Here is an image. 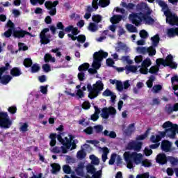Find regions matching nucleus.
<instances>
[{"mask_svg":"<svg viewBox=\"0 0 178 178\" xmlns=\"http://www.w3.org/2000/svg\"><path fill=\"white\" fill-rule=\"evenodd\" d=\"M57 140L62 144L60 147H54L50 149L51 152L54 154H67L69 149L72 151V149H76V144H77V140H74V136L72 134H68L64 138L62 136L57 135Z\"/></svg>","mask_w":178,"mask_h":178,"instance_id":"obj_1","label":"nucleus"},{"mask_svg":"<svg viewBox=\"0 0 178 178\" xmlns=\"http://www.w3.org/2000/svg\"><path fill=\"white\" fill-rule=\"evenodd\" d=\"M87 175H84V163L81 162L75 169V172L78 176L83 178H102V171H97L94 165L89 164L86 166Z\"/></svg>","mask_w":178,"mask_h":178,"instance_id":"obj_2","label":"nucleus"},{"mask_svg":"<svg viewBox=\"0 0 178 178\" xmlns=\"http://www.w3.org/2000/svg\"><path fill=\"white\" fill-rule=\"evenodd\" d=\"M124 159L127 163V168L128 169H133L135 165H140L143 162V155L137 152H125L123 154Z\"/></svg>","mask_w":178,"mask_h":178,"instance_id":"obj_3","label":"nucleus"},{"mask_svg":"<svg viewBox=\"0 0 178 178\" xmlns=\"http://www.w3.org/2000/svg\"><path fill=\"white\" fill-rule=\"evenodd\" d=\"M156 65L152 66L149 70V73L152 74H155L159 72V67L161 65L163 66H170L172 69H176L177 67V64L173 62V56L172 55H168L165 60L163 58H158L156 60Z\"/></svg>","mask_w":178,"mask_h":178,"instance_id":"obj_4","label":"nucleus"},{"mask_svg":"<svg viewBox=\"0 0 178 178\" xmlns=\"http://www.w3.org/2000/svg\"><path fill=\"white\" fill-rule=\"evenodd\" d=\"M104 58H108V52H105L102 50L97 51L93 55V63L92 64V67L88 70V72L91 74H95L97 70L101 67V62Z\"/></svg>","mask_w":178,"mask_h":178,"instance_id":"obj_5","label":"nucleus"},{"mask_svg":"<svg viewBox=\"0 0 178 178\" xmlns=\"http://www.w3.org/2000/svg\"><path fill=\"white\" fill-rule=\"evenodd\" d=\"M129 19L135 26H140L141 22H143L145 24H154V19L149 17V15H144L141 13H132L129 15Z\"/></svg>","mask_w":178,"mask_h":178,"instance_id":"obj_6","label":"nucleus"},{"mask_svg":"<svg viewBox=\"0 0 178 178\" xmlns=\"http://www.w3.org/2000/svg\"><path fill=\"white\" fill-rule=\"evenodd\" d=\"M163 129H165V131L160 132L161 137H169V138H175L176 134L178 133V126L172 124L170 121L165 122L163 124Z\"/></svg>","mask_w":178,"mask_h":178,"instance_id":"obj_7","label":"nucleus"},{"mask_svg":"<svg viewBox=\"0 0 178 178\" xmlns=\"http://www.w3.org/2000/svg\"><path fill=\"white\" fill-rule=\"evenodd\" d=\"M6 28L8 29L3 33V35L7 38H9V37L12 35V33H13L14 37H16L17 38H22V37H24L26 34L30 35V33L25 31H15V25L12 21L8 22Z\"/></svg>","mask_w":178,"mask_h":178,"instance_id":"obj_8","label":"nucleus"},{"mask_svg":"<svg viewBox=\"0 0 178 178\" xmlns=\"http://www.w3.org/2000/svg\"><path fill=\"white\" fill-rule=\"evenodd\" d=\"M87 89L89 92L88 97L90 99H94L98 97V94L104 90V83L102 81H97L95 84L91 86V84L87 85Z\"/></svg>","mask_w":178,"mask_h":178,"instance_id":"obj_9","label":"nucleus"},{"mask_svg":"<svg viewBox=\"0 0 178 178\" xmlns=\"http://www.w3.org/2000/svg\"><path fill=\"white\" fill-rule=\"evenodd\" d=\"M147 134L138 136L136 140L129 141L127 143L125 149L129 151L134 150L139 152V151H141V147L143 146V143H141V140H145Z\"/></svg>","mask_w":178,"mask_h":178,"instance_id":"obj_10","label":"nucleus"},{"mask_svg":"<svg viewBox=\"0 0 178 178\" xmlns=\"http://www.w3.org/2000/svg\"><path fill=\"white\" fill-rule=\"evenodd\" d=\"M65 31L66 33L72 32V33L68 34V37L71 38L72 41L77 40L78 42H81V44L86 42V36L84 35H79L78 37L75 36L79 34V29H77V28H74L73 26H69L65 29Z\"/></svg>","mask_w":178,"mask_h":178,"instance_id":"obj_11","label":"nucleus"},{"mask_svg":"<svg viewBox=\"0 0 178 178\" xmlns=\"http://www.w3.org/2000/svg\"><path fill=\"white\" fill-rule=\"evenodd\" d=\"M12 126V121L9 120L8 113L4 112H0V127L4 129H9Z\"/></svg>","mask_w":178,"mask_h":178,"instance_id":"obj_12","label":"nucleus"},{"mask_svg":"<svg viewBox=\"0 0 178 178\" xmlns=\"http://www.w3.org/2000/svg\"><path fill=\"white\" fill-rule=\"evenodd\" d=\"M116 115V109L113 107L104 108L102 109L101 116L103 119H109Z\"/></svg>","mask_w":178,"mask_h":178,"instance_id":"obj_13","label":"nucleus"},{"mask_svg":"<svg viewBox=\"0 0 178 178\" xmlns=\"http://www.w3.org/2000/svg\"><path fill=\"white\" fill-rule=\"evenodd\" d=\"M40 38L41 44H49L51 41V34H49V29H44L40 33Z\"/></svg>","mask_w":178,"mask_h":178,"instance_id":"obj_14","label":"nucleus"},{"mask_svg":"<svg viewBox=\"0 0 178 178\" xmlns=\"http://www.w3.org/2000/svg\"><path fill=\"white\" fill-rule=\"evenodd\" d=\"M59 3V1H46L44 3L45 7L48 10H49V13L51 16H55L56 15V6Z\"/></svg>","mask_w":178,"mask_h":178,"instance_id":"obj_15","label":"nucleus"},{"mask_svg":"<svg viewBox=\"0 0 178 178\" xmlns=\"http://www.w3.org/2000/svg\"><path fill=\"white\" fill-rule=\"evenodd\" d=\"M9 66V63L6 65V67H3L0 68V82L2 84H8L10 80H12V76L9 75L2 76V74L5 73L8 70V67Z\"/></svg>","mask_w":178,"mask_h":178,"instance_id":"obj_16","label":"nucleus"},{"mask_svg":"<svg viewBox=\"0 0 178 178\" xmlns=\"http://www.w3.org/2000/svg\"><path fill=\"white\" fill-rule=\"evenodd\" d=\"M136 52L138 54H143V55L149 54V56H154L156 54V51L154 47H149V48L139 47L136 48Z\"/></svg>","mask_w":178,"mask_h":178,"instance_id":"obj_17","label":"nucleus"},{"mask_svg":"<svg viewBox=\"0 0 178 178\" xmlns=\"http://www.w3.org/2000/svg\"><path fill=\"white\" fill-rule=\"evenodd\" d=\"M152 65V62L151 61V58H147L143 60L141 63V67L140 66L139 72L142 74H147L148 73V67Z\"/></svg>","mask_w":178,"mask_h":178,"instance_id":"obj_18","label":"nucleus"},{"mask_svg":"<svg viewBox=\"0 0 178 178\" xmlns=\"http://www.w3.org/2000/svg\"><path fill=\"white\" fill-rule=\"evenodd\" d=\"M99 152L102 153V159L103 162H106L108 159V154H109V149L106 147H100L99 149Z\"/></svg>","mask_w":178,"mask_h":178,"instance_id":"obj_19","label":"nucleus"},{"mask_svg":"<svg viewBox=\"0 0 178 178\" xmlns=\"http://www.w3.org/2000/svg\"><path fill=\"white\" fill-rule=\"evenodd\" d=\"M161 149L165 152H169L172 149V143L168 140H163L161 143Z\"/></svg>","mask_w":178,"mask_h":178,"instance_id":"obj_20","label":"nucleus"},{"mask_svg":"<svg viewBox=\"0 0 178 178\" xmlns=\"http://www.w3.org/2000/svg\"><path fill=\"white\" fill-rule=\"evenodd\" d=\"M168 161V159L166 158V155L165 154H159L156 157V162L158 163H161V165H165Z\"/></svg>","mask_w":178,"mask_h":178,"instance_id":"obj_21","label":"nucleus"},{"mask_svg":"<svg viewBox=\"0 0 178 178\" xmlns=\"http://www.w3.org/2000/svg\"><path fill=\"white\" fill-rule=\"evenodd\" d=\"M95 108V113L91 116V120H93V122H97L99 118V113H101V110L97 107V106H94Z\"/></svg>","mask_w":178,"mask_h":178,"instance_id":"obj_22","label":"nucleus"},{"mask_svg":"<svg viewBox=\"0 0 178 178\" xmlns=\"http://www.w3.org/2000/svg\"><path fill=\"white\" fill-rule=\"evenodd\" d=\"M103 95L104 97H111L112 102H115V99H116V95L108 89L106 90L103 92Z\"/></svg>","mask_w":178,"mask_h":178,"instance_id":"obj_23","label":"nucleus"},{"mask_svg":"<svg viewBox=\"0 0 178 178\" xmlns=\"http://www.w3.org/2000/svg\"><path fill=\"white\" fill-rule=\"evenodd\" d=\"M125 69L127 70V74H129V72H131L132 73H137L139 72L138 69H140V66H135V65H127L125 67Z\"/></svg>","mask_w":178,"mask_h":178,"instance_id":"obj_24","label":"nucleus"},{"mask_svg":"<svg viewBox=\"0 0 178 178\" xmlns=\"http://www.w3.org/2000/svg\"><path fill=\"white\" fill-rule=\"evenodd\" d=\"M115 49L116 51H118V52L122 50L125 51V52H127L129 51V47H127V45L122 42H118V47H116Z\"/></svg>","mask_w":178,"mask_h":178,"instance_id":"obj_25","label":"nucleus"},{"mask_svg":"<svg viewBox=\"0 0 178 178\" xmlns=\"http://www.w3.org/2000/svg\"><path fill=\"white\" fill-rule=\"evenodd\" d=\"M50 138V143L49 145L51 147H55L56 145V138H58V136H56V134H51L49 136Z\"/></svg>","mask_w":178,"mask_h":178,"instance_id":"obj_26","label":"nucleus"},{"mask_svg":"<svg viewBox=\"0 0 178 178\" xmlns=\"http://www.w3.org/2000/svg\"><path fill=\"white\" fill-rule=\"evenodd\" d=\"M19 131L22 133H26V131H29V123L27 122H22L19 124Z\"/></svg>","mask_w":178,"mask_h":178,"instance_id":"obj_27","label":"nucleus"},{"mask_svg":"<svg viewBox=\"0 0 178 178\" xmlns=\"http://www.w3.org/2000/svg\"><path fill=\"white\" fill-rule=\"evenodd\" d=\"M89 159L91 161L92 165H95L96 166H97V165H99V159L95 155L91 154L89 156Z\"/></svg>","mask_w":178,"mask_h":178,"instance_id":"obj_28","label":"nucleus"},{"mask_svg":"<svg viewBox=\"0 0 178 178\" xmlns=\"http://www.w3.org/2000/svg\"><path fill=\"white\" fill-rule=\"evenodd\" d=\"M166 111L168 113H172V112L178 111V103L175 104L173 107L170 106V105H168L166 106Z\"/></svg>","mask_w":178,"mask_h":178,"instance_id":"obj_29","label":"nucleus"},{"mask_svg":"<svg viewBox=\"0 0 178 178\" xmlns=\"http://www.w3.org/2000/svg\"><path fill=\"white\" fill-rule=\"evenodd\" d=\"M120 20H122V16L120 15H114L110 19V22L112 24H117Z\"/></svg>","mask_w":178,"mask_h":178,"instance_id":"obj_30","label":"nucleus"},{"mask_svg":"<svg viewBox=\"0 0 178 178\" xmlns=\"http://www.w3.org/2000/svg\"><path fill=\"white\" fill-rule=\"evenodd\" d=\"M86 156H87V153H86V152L84 150H79L77 153H76V158L77 159H85Z\"/></svg>","mask_w":178,"mask_h":178,"instance_id":"obj_31","label":"nucleus"},{"mask_svg":"<svg viewBox=\"0 0 178 178\" xmlns=\"http://www.w3.org/2000/svg\"><path fill=\"white\" fill-rule=\"evenodd\" d=\"M10 74L15 77H17V76H20V74H22V72L19 68L15 67L11 70Z\"/></svg>","mask_w":178,"mask_h":178,"instance_id":"obj_32","label":"nucleus"},{"mask_svg":"<svg viewBox=\"0 0 178 178\" xmlns=\"http://www.w3.org/2000/svg\"><path fill=\"white\" fill-rule=\"evenodd\" d=\"M88 29L89 31H91L92 33H95V31L98 30V25L91 22L90 23Z\"/></svg>","mask_w":178,"mask_h":178,"instance_id":"obj_33","label":"nucleus"},{"mask_svg":"<svg viewBox=\"0 0 178 178\" xmlns=\"http://www.w3.org/2000/svg\"><path fill=\"white\" fill-rule=\"evenodd\" d=\"M51 166L52 168L51 173H53V175H55L56 172H59L60 170V165H59V164L53 163Z\"/></svg>","mask_w":178,"mask_h":178,"instance_id":"obj_34","label":"nucleus"},{"mask_svg":"<svg viewBox=\"0 0 178 178\" xmlns=\"http://www.w3.org/2000/svg\"><path fill=\"white\" fill-rule=\"evenodd\" d=\"M161 140H162V136H161V134L160 135H153L150 138L152 143H159Z\"/></svg>","mask_w":178,"mask_h":178,"instance_id":"obj_35","label":"nucleus"},{"mask_svg":"<svg viewBox=\"0 0 178 178\" xmlns=\"http://www.w3.org/2000/svg\"><path fill=\"white\" fill-rule=\"evenodd\" d=\"M121 60L124 63H127L128 65H131L133 63V60L130 59V56H124L121 58Z\"/></svg>","mask_w":178,"mask_h":178,"instance_id":"obj_36","label":"nucleus"},{"mask_svg":"<svg viewBox=\"0 0 178 178\" xmlns=\"http://www.w3.org/2000/svg\"><path fill=\"white\" fill-rule=\"evenodd\" d=\"M104 136H108L110 138H116V133L115 131H108V130H105L104 131Z\"/></svg>","mask_w":178,"mask_h":178,"instance_id":"obj_37","label":"nucleus"},{"mask_svg":"<svg viewBox=\"0 0 178 178\" xmlns=\"http://www.w3.org/2000/svg\"><path fill=\"white\" fill-rule=\"evenodd\" d=\"M88 67H90V64L86 63L80 65L78 69L79 72H86L88 70Z\"/></svg>","mask_w":178,"mask_h":178,"instance_id":"obj_38","label":"nucleus"},{"mask_svg":"<svg viewBox=\"0 0 178 178\" xmlns=\"http://www.w3.org/2000/svg\"><path fill=\"white\" fill-rule=\"evenodd\" d=\"M111 3L109 0H99V6L102 8H106Z\"/></svg>","mask_w":178,"mask_h":178,"instance_id":"obj_39","label":"nucleus"},{"mask_svg":"<svg viewBox=\"0 0 178 178\" xmlns=\"http://www.w3.org/2000/svg\"><path fill=\"white\" fill-rule=\"evenodd\" d=\"M151 40L152 41L154 47H156V45H158V44L159 43V35H155L151 38Z\"/></svg>","mask_w":178,"mask_h":178,"instance_id":"obj_40","label":"nucleus"},{"mask_svg":"<svg viewBox=\"0 0 178 178\" xmlns=\"http://www.w3.org/2000/svg\"><path fill=\"white\" fill-rule=\"evenodd\" d=\"M126 27L129 33H137V29L134 26L131 24H127Z\"/></svg>","mask_w":178,"mask_h":178,"instance_id":"obj_41","label":"nucleus"},{"mask_svg":"<svg viewBox=\"0 0 178 178\" xmlns=\"http://www.w3.org/2000/svg\"><path fill=\"white\" fill-rule=\"evenodd\" d=\"M55 62V58L52 57V56H51V54H47L44 56V61L45 62Z\"/></svg>","mask_w":178,"mask_h":178,"instance_id":"obj_42","label":"nucleus"},{"mask_svg":"<svg viewBox=\"0 0 178 178\" xmlns=\"http://www.w3.org/2000/svg\"><path fill=\"white\" fill-rule=\"evenodd\" d=\"M167 161L170 162L171 165H177L178 163V159L172 156L168 157Z\"/></svg>","mask_w":178,"mask_h":178,"instance_id":"obj_43","label":"nucleus"},{"mask_svg":"<svg viewBox=\"0 0 178 178\" xmlns=\"http://www.w3.org/2000/svg\"><path fill=\"white\" fill-rule=\"evenodd\" d=\"M122 6H123V8H127L129 10L136 8V6L131 3H129L128 5L126 3H122Z\"/></svg>","mask_w":178,"mask_h":178,"instance_id":"obj_44","label":"nucleus"},{"mask_svg":"<svg viewBox=\"0 0 178 178\" xmlns=\"http://www.w3.org/2000/svg\"><path fill=\"white\" fill-rule=\"evenodd\" d=\"M162 90V86L161 85H156L152 88V92H154L155 94L159 92Z\"/></svg>","mask_w":178,"mask_h":178,"instance_id":"obj_45","label":"nucleus"},{"mask_svg":"<svg viewBox=\"0 0 178 178\" xmlns=\"http://www.w3.org/2000/svg\"><path fill=\"white\" fill-rule=\"evenodd\" d=\"M92 19L96 23H99V22L102 20V17H101L99 15H93L92 17Z\"/></svg>","mask_w":178,"mask_h":178,"instance_id":"obj_46","label":"nucleus"},{"mask_svg":"<svg viewBox=\"0 0 178 178\" xmlns=\"http://www.w3.org/2000/svg\"><path fill=\"white\" fill-rule=\"evenodd\" d=\"M24 65L26 67H30L33 65V61L30 58H26L24 61Z\"/></svg>","mask_w":178,"mask_h":178,"instance_id":"obj_47","label":"nucleus"},{"mask_svg":"<svg viewBox=\"0 0 178 178\" xmlns=\"http://www.w3.org/2000/svg\"><path fill=\"white\" fill-rule=\"evenodd\" d=\"M116 88L118 90V91H123V83H122V81H116Z\"/></svg>","mask_w":178,"mask_h":178,"instance_id":"obj_48","label":"nucleus"},{"mask_svg":"<svg viewBox=\"0 0 178 178\" xmlns=\"http://www.w3.org/2000/svg\"><path fill=\"white\" fill-rule=\"evenodd\" d=\"M141 163L143 166H145V168H149V166H151V161L148 159L142 160Z\"/></svg>","mask_w":178,"mask_h":178,"instance_id":"obj_49","label":"nucleus"},{"mask_svg":"<svg viewBox=\"0 0 178 178\" xmlns=\"http://www.w3.org/2000/svg\"><path fill=\"white\" fill-rule=\"evenodd\" d=\"M38 70H40V65H38V64H34L31 67V72L32 73H37V72H38Z\"/></svg>","mask_w":178,"mask_h":178,"instance_id":"obj_50","label":"nucleus"},{"mask_svg":"<svg viewBox=\"0 0 178 178\" xmlns=\"http://www.w3.org/2000/svg\"><path fill=\"white\" fill-rule=\"evenodd\" d=\"M142 8L143 9H145V12L147 13H148V15H151V10H149V8L148 7V6L147 5V3H143L141 4Z\"/></svg>","mask_w":178,"mask_h":178,"instance_id":"obj_51","label":"nucleus"},{"mask_svg":"<svg viewBox=\"0 0 178 178\" xmlns=\"http://www.w3.org/2000/svg\"><path fill=\"white\" fill-rule=\"evenodd\" d=\"M30 1L32 5H37L38 2L40 5H43L45 0H30Z\"/></svg>","mask_w":178,"mask_h":178,"instance_id":"obj_52","label":"nucleus"},{"mask_svg":"<svg viewBox=\"0 0 178 178\" xmlns=\"http://www.w3.org/2000/svg\"><path fill=\"white\" fill-rule=\"evenodd\" d=\"M116 156H117L116 154H111V159H110L109 162H108L109 165H113L115 163Z\"/></svg>","mask_w":178,"mask_h":178,"instance_id":"obj_53","label":"nucleus"},{"mask_svg":"<svg viewBox=\"0 0 178 178\" xmlns=\"http://www.w3.org/2000/svg\"><path fill=\"white\" fill-rule=\"evenodd\" d=\"M78 79L80 80V81H83L86 79V74H84L83 71H81V72L78 74Z\"/></svg>","mask_w":178,"mask_h":178,"instance_id":"obj_54","label":"nucleus"},{"mask_svg":"<svg viewBox=\"0 0 178 178\" xmlns=\"http://www.w3.org/2000/svg\"><path fill=\"white\" fill-rule=\"evenodd\" d=\"M66 161L68 163H74L76 162V159H74L70 156H67Z\"/></svg>","mask_w":178,"mask_h":178,"instance_id":"obj_55","label":"nucleus"},{"mask_svg":"<svg viewBox=\"0 0 178 178\" xmlns=\"http://www.w3.org/2000/svg\"><path fill=\"white\" fill-rule=\"evenodd\" d=\"M140 36L141 38H147V37H148V32L145 30H142L140 32Z\"/></svg>","mask_w":178,"mask_h":178,"instance_id":"obj_56","label":"nucleus"},{"mask_svg":"<svg viewBox=\"0 0 178 178\" xmlns=\"http://www.w3.org/2000/svg\"><path fill=\"white\" fill-rule=\"evenodd\" d=\"M96 133H101L104 130V127L102 125H97L94 127Z\"/></svg>","mask_w":178,"mask_h":178,"instance_id":"obj_57","label":"nucleus"},{"mask_svg":"<svg viewBox=\"0 0 178 178\" xmlns=\"http://www.w3.org/2000/svg\"><path fill=\"white\" fill-rule=\"evenodd\" d=\"M82 108L83 109H90V108H91V104L88 102H85L82 104Z\"/></svg>","mask_w":178,"mask_h":178,"instance_id":"obj_58","label":"nucleus"},{"mask_svg":"<svg viewBox=\"0 0 178 178\" xmlns=\"http://www.w3.org/2000/svg\"><path fill=\"white\" fill-rule=\"evenodd\" d=\"M63 169V172H65V173H67V175H69V173H70L72 170L70 168V166L67 165H64Z\"/></svg>","mask_w":178,"mask_h":178,"instance_id":"obj_59","label":"nucleus"},{"mask_svg":"<svg viewBox=\"0 0 178 178\" xmlns=\"http://www.w3.org/2000/svg\"><path fill=\"white\" fill-rule=\"evenodd\" d=\"M42 69L46 73H48V72H51V66H49V65L48 64L44 65L42 66Z\"/></svg>","mask_w":178,"mask_h":178,"instance_id":"obj_60","label":"nucleus"},{"mask_svg":"<svg viewBox=\"0 0 178 178\" xmlns=\"http://www.w3.org/2000/svg\"><path fill=\"white\" fill-rule=\"evenodd\" d=\"M154 77L152 76L149 79V80L147 81V87H149V88H151V87H152V83H154Z\"/></svg>","mask_w":178,"mask_h":178,"instance_id":"obj_61","label":"nucleus"},{"mask_svg":"<svg viewBox=\"0 0 178 178\" xmlns=\"http://www.w3.org/2000/svg\"><path fill=\"white\" fill-rule=\"evenodd\" d=\"M136 178H149V174L148 172L140 174L137 175Z\"/></svg>","mask_w":178,"mask_h":178,"instance_id":"obj_62","label":"nucleus"},{"mask_svg":"<svg viewBox=\"0 0 178 178\" xmlns=\"http://www.w3.org/2000/svg\"><path fill=\"white\" fill-rule=\"evenodd\" d=\"M135 62L136 63H141L143 62V56H136L135 57Z\"/></svg>","mask_w":178,"mask_h":178,"instance_id":"obj_63","label":"nucleus"},{"mask_svg":"<svg viewBox=\"0 0 178 178\" xmlns=\"http://www.w3.org/2000/svg\"><path fill=\"white\" fill-rule=\"evenodd\" d=\"M86 134H92V127H89L83 130Z\"/></svg>","mask_w":178,"mask_h":178,"instance_id":"obj_64","label":"nucleus"}]
</instances>
